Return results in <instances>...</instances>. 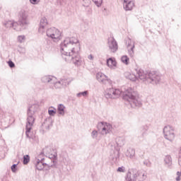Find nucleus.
<instances>
[{"mask_svg": "<svg viewBox=\"0 0 181 181\" xmlns=\"http://www.w3.org/2000/svg\"><path fill=\"white\" fill-rule=\"evenodd\" d=\"M162 75L158 71H150L148 72L147 83L150 84H159L160 83Z\"/></svg>", "mask_w": 181, "mask_h": 181, "instance_id": "6", "label": "nucleus"}, {"mask_svg": "<svg viewBox=\"0 0 181 181\" xmlns=\"http://www.w3.org/2000/svg\"><path fill=\"white\" fill-rule=\"evenodd\" d=\"M45 153L46 155H49L48 158L49 159H51V162L53 163V166L57 163V154H50V148L49 147H45L42 149V151L40 153V156H42Z\"/></svg>", "mask_w": 181, "mask_h": 181, "instance_id": "11", "label": "nucleus"}, {"mask_svg": "<svg viewBox=\"0 0 181 181\" xmlns=\"http://www.w3.org/2000/svg\"><path fill=\"white\" fill-rule=\"evenodd\" d=\"M147 177L146 172L144 170H132L129 171L125 177V181H144Z\"/></svg>", "mask_w": 181, "mask_h": 181, "instance_id": "5", "label": "nucleus"}, {"mask_svg": "<svg viewBox=\"0 0 181 181\" xmlns=\"http://www.w3.org/2000/svg\"><path fill=\"white\" fill-rule=\"evenodd\" d=\"M30 131H32V129H30V131L28 132V123H26L25 135H26L27 138H28L29 139H34L35 136L33 134H32V132Z\"/></svg>", "mask_w": 181, "mask_h": 181, "instance_id": "26", "label": "nucleus"}, {"mask_svg": "<svg viewBox=\"0 0 181 181\" xmlns=\"http://www.w3.org/2000/svg\"><path fill=\"white\" fill-rule=\"evenodd\" d=\"M50 168H53V165L45 163V158H37L35 163V169L37 170H50Z\"/></svg>", "mask_w": 181, "mask_h": 181, "instance_id": "10", "label": "nucleus"}, {"mask_svg": "<svg viewBox=\"0 0 181 181\" xmlns=\"http://www.w3.org/2000/svg\"><path fill=\"white\" fill-rule=\"evenodd\" d=\"M117 172L124 173V172H125V167H119L117 170Z\"/></svg>", "mask_w": 181, "mask_h": 181, "instance_id": "42", "label": "nucleus"}, {"mask_svg": "<svg viewBox=\"0 0 181 181\" xmlns=\"http://www.w3.org/2000/svg\"><path fill=\"white\" fill-rule=\"evenodd\" d=\"M19 53H22L23 54L26 53V50L25 49V48H22L20 47V49H18Z\"/></svg>", "mask_w": 181, "mask_h": 181, "instance_id": "45", "label": "nucleus"}, {"mask_svg": "<svg viewBox=\"0 0 181 181\" xmlns=\"http://www.w3.org/2000/svg\"><path fill=\"white\" fill-rule=\"evenodd\" d=\"M134 49H135V45H133L129 50V54L131 57H134Z\"/></svg>", "mask_w": 181, "mask_h": 181, "instance_id": "36", "label": "nucleus"}, {"mask_svg": "<svg viewBox=\"0 0 181 181\" xmlns=\"http://www.w3.org/2000/svg\"><path fill=\"white\" fill-rule=\"evenodd\" d=\"M175 180L180 181V176L177 175V177L175 178Z\"/></svg>", "mask_w": 181, "mask_h": 181, "instance_id": "47", "label": "nucleus"}, {"mask_svg": "<svg viewBox=\"0 0 181 181\" xmlns=\"http://www.w3.org/2000/svg\"><path fill=\"white\" fill-rule=\"evenodd\" d=\"M29 162H30V156H29V155L23 156V165H28Z\"/></svg>", "mask_w": 181, "mask_h": 181, "instance_id": "29", "label": "nucleus"}, {"mask_svg": "<svg viewBox=\"0 0 181 181\" xmlns=\"http://www.w3.org/2000/svg\"><path fill=\"white\" fill-rule=\"evenodd\" d=\"M107 65L108 67H115L117 66V62L112 58H109L107 59Z\"/></svg>", "mask_w": 181, "mask_h": 181, "instance_id": "23", "label": "nucleus"}, {"mask_svg": "<svg viewBox=\"0 0 181 181\" xmlns=\"http://www.w3.org/2000/svg\"><path fill=\"white\" fill-rule=\"evenodd\" d=\"M93 2H94V4L96 5V6H98V8H100V6H101L102 4H103V0H92Z\"/></svg>", "mask_w": 181, "mask_h": 181, "instance_id": "33", "label": "nucleus"}, {"mask_svg": "<svg viewBox=\"0 0 181 181\" xmlns=\"http://www.w3.org/2000/svg\"><path fill=\"white\" fill-rule=\"evenodd\" d=\"M126 156L127 158H132L133 157L135 156V149L134 148H128L127 152H126Z\"/></svg>", "mask_w": 181, "mask_h": 181, "instance_id": "24", "label": "nucleus"}, {"mask_svg": "<svg viewBox=\"0 0 181 181\" xmlns=\"http://www.w3.org/2000/svg\"><path fill=\"white\" fill-rule=\"evenodd\" d=\"M16 25H18V26H21V28H23V29H26V27L28 26V25H29V19H28V13H26V11H25V10H21L19 13V16H18V21L17 23L8 21H6L4 23V26L7 28H14L15 26H16Z\"/></svg>", "mask_w": 181, "mask_h": 181, "instance_id": "3", "label": "nucleus"}, {"mask_svg": "<svg viewBox=\"0 0 181 181\" xmlns=\"http://www.w3.org/2000/svg\"><path fill=\"white\" fill-rule=\"evenodd\" d=\"M123 100L126 101V104H129L132 108L136 107H141L142 102L139 98V95L134 88H129L123 93Z\"/></svg>", "mask_w": 181, "mask_h": 181, "instance_id": "2", "label": "nucleus"}, {"mask_svg": "<svg viewBox=\"0 0 181 181\" xmlns=\"http://www.w3.org/2000/svg\"><path fill=\"white\" fill-rule=\"evenodd\" d=\"M124 1V4L127 3V2H129V0H123Z\"/></svg>", "mask_w": 181, "mask_h": 181, "instance_id": "48", "label": "nucleus"}, {"mask_svg": "<svg viewBox=\"0 0 181 181\" xmlns=\"http://www.w3.org/2000/svg\"><path fill=\"white\" fill-rule=\"evenodd\" d=\"M81 95L83 97H87V95H88V90H85L83 92H80L76 94V97H81Z\"/></svg>", "mask_w": 181, "mask_h": 181, "instance_id": "32", "label": "nucleus"}, {"mask_svg": "<svg viewBox=\"0 0 181 181\" xmlns=\"http://www.w3.org/2000/svg\"><path fill=\"white\" fill-rule=\"evenodd\" d=\"M125 42L127 47H129V46H131L132 43V41H131V38L129 37H127V39H125Z\"/></svg>", "mask_w": 181, "mask_h": 181, "instance_id": "38", "label": "nucleus"}, {"mask_svg": "<svg viewBox=\"0 0 181 181\" xmlns=\"http://www.w3.org/2000/svg\"><path fill=\"white\" fill-rule=\"evenodd\" d=\"M51 108H54V110H48V114L50 115V117H54V115H56V112H57V110L53 107H51Z\"/></svg>", "mask_w": 181, "mask_h": 181, "instance_id": "31", "label": "nucleus"}, {"mask_svg": "<svg viewBox=\"0 0 181 181\" xmlns=\"http://www.w3.org/2000/svg\"><path fill=\"white\" fill-rule=\"evenodd\" d=\"M123 6L126 11H132V8L135 6V3L133 1H129L123 4Z\"/></svg>", "mask_w": 181, "mask_h": 181, "instance_id": "19", "label": "nucleus"}, {"mask_svg": "<svg viewBox=\"0 0 181 181\" xmlns=\"http://www.w3.org/2000/svg\"><path fill=\"white\" fill-rule=\"evenodd\" d=\"M91 136H92L93 139H95L97 138V136H98V132H97L96 130H93L91 132Z\"/></svg>", "mask_w": 181, "mask_h": 181, "instance_id": "34", "label": "nucleus"}, {"mask_svg": "<svg viewBox=\"0 0 181 181\" xmlns=\"http://www.w3.org/2000/svg\"><path fill=\"white\" fill-rule=\"evenodd\" d=\"M54 30L55 31L53 33V40L54 42H59L62 39V33L56 28H54Z\"/></svg>", "mask_w": 181, "mask_h": 181, "instance_id": "18", "label": "nucleus"}, {"mask_svg": "<svg viewBox=\"0 0 181 181\" xmlns=\"http://www.w3.org/2000/svg\"><path fill=\"white\" fill-rule=\"evenodd\" d=\"M115 156L113 157V159H115L117 160V159H118V158H119V151L118 150H115L114 151Z\"/></svg>", "mask_w": 181, "mask_h": 181, "instance_id": "37", "label": "nucleus"}, {"mask_svg": "<svg viewBox=\"0 0 181 181\" xmlns=\"http://www.w3.org/2000/svg\"><path fill=\"white\" fill-rule=\"evenodd\" d=\"M16 170H18V163L13 164L11 166V172H13V173H16Z\"/></svg>", "mask_w": 181, "mask_h": 181, "instance_id": "35", "label": "nucleus"}, {"mask_svg": "<svg viewBox=\"0 0 181 181\" xmlns=\"http://www.w3.org/2000/svg\"><path fill=\"white\" fill-rule=\"evenodd\" d=\"M144 165L145 166H147L148 168H151V161L149 160H145L144 162H143Z\"/></svg>", "mask_w": 181, "mask_h": 181, "instance_id": "39", "label": "nucleus"}, {"mask_svg": "<svg viewBox=\"0 0 181 181\" xmlns=\"http://www.w3.org/2000/svg\"><path fill=\"white\" fill-rule=\"evenodd\" d=\"M66 109V107L63 104L58 105L57 107V112L59 115H61L62 117H64V110Z\"/></svg>", "mask_w": 181, "mask_h": 181, "instance_id": "20", "label": "nucleus"}, {"mask_svg": "<svg viewBox=\"0 0 181 181\" xmlns=\"http://www.w3.org/2000/svg\"><path fill=\"white\" fill-rule=\"evenodd\" d=\"M88 59H89L90 60H93V59H94V57H93L91 54H90V55L88 56Z\"/></svg>", "mask_w": 181, "mask_h": 181, "instance_id": "46", "label": "nucleus"}, {"mask_svg": "<svg viewBox=\"0 0 181 181\" xmlns=\"http://www.w3.org/2000/svg\"><path fill=\"white\" fill-rule=\"evenodd\" d=\"M164 137L170 142H172L175 139V130L173 127L170 125L165 126L163 128Z\"/></svg>", "mask_w": 181, "mask_h": 181, "instance_id": "9", "label": "nucleus"}, {"mask_svg": "<svg viewBox=\"0 0 181 181\" xmlns=\"http://www.w3.org/2000/svg\"><path fill=\"white\" fill-rule=\"evenodd\" d=\"M121 61L126 65L129 64V58L127 55H124L121 58Z\"/></svg>", "mask_w": 181, "mask_h": 181, "instance_id": "30", "label": "nucleus"}, {"mask_svg": "<svg viewBox=\"0 0 181 181\" xmlns=\"http://www.w3.org/2000/svg\"><path fill=\"white\" fill-rule=\"evenodd\" d=\"M127 78L131 80V81H136V78H138V76L134 74H127Z\"/></svg>", "mask_w": 181, "mask_h": 181, "instance_id": "28", "label": "nucleus"}, {"mask_svg": "<svg viewBox=\"0 0 181 181\" xmlns=\"http://www.w3.org/2000/svg\"><path fill=\"white\" fill-rule=\"evenodd\" d=\"M30 2L33 5H37L40 2V0H30Z\"/></svg>", "mask_w": 181, "mask_h": 181, "instance_id": "43", "label": "nucleus"}, {"mask_svg": "<svg viewBox=\"0 0 181 181\" xmlns=\"http://www.w3.org/2000/svg\"><path fill=\"white\" fill-rule=\"evenodd\" d=\"M97 128L100 132L101 135H107L112 129V126L110 123L101 122L98 124Z\"/></svg>", "mask_w": 181, "mask_h": 181, "instance_id": "8", "label": "nucleus"}, {"mask_svg": "<svg viewBox=\"0 0 181 181\" xmlns=\"http://www.w3.org/2000/svg\"><path fill=\"white\" fill-rule=\"evenodd\" d=\"M8 64L11 69H13V67H15V63H13V62H12V60H9L8 62Z\"/></svg>", "mask_w": 181, "mask_h": 181, "instance_id": "41", "label": "nucleus"}, {"mask_svg": "<svg viewBox=\"0 0 181 181\" xmlns=\"http://www.w3.org/2000/svg\"><path fill=\"white\" fill-rule=\"evenodd\" d=\"M62 58L67 63H73L75 66H81L82 60L80 56V42L77 38L66 37L60 44Z\"/></svg>", "mask_w": 181, "mask_h": 181, "instance_id": "1", "label": "nucleus"}, {"mask_svg": "<svg viewBox=\"0 0 181 181\" xmlns=\"http://www.w3.org/2000/svg\"><path fill=\"white\" fill-rule=\"evenodd\" d=\"M54 28H51L47 30V36L53 40V33L55 32Z\"/></svg>", "mask_w": 181, "mask_h": 181, "instance_id": "25", "label": "nucleus"}, {"mask_svg": "<svg viewBox=\"0 0 181 181\" xmlns=\"http://www.w3.org/2000/svg\"><path fill=\"white\" fill-rule=\"evenodd\" d=\"M54 80H56V78L50 76H45L41 78L42 83H52L54 84L55 88H60V87H62V82H54Z\"/></svg>", "mask_w": 181, "mask_h": 181, "instance_id": "12", "label": "nucleus"}, {"mask_svg": "<svg viewBox=\"0 0 181 181\" xmlns=\"http://www.w3.org/2000/svg\"><path fill=\"white\" fill-rule=\"evenodd\" d=\"M18 42H20V43H23V41L25 40V35H19L18 37Z\"/></svg>", "mask_w": 181, "mask_h": 181, "instance_id": "40", "label": "nucleus"}, {"mask_svg": "<svg viewBox=\"0 0 181 181\" xmlns=\"http://www.w3.org/2000/svg\"><path fill=\"white\" fill-rule=\"evenodd\" d=\"M178 164L181 166V147L179 151Z\"/></svg>", "mask_w": 181, "mask_h": 181, "instance_id": "44", "label": "nucleus"}, {"mask_svg": "<svg viewBox=\"0 0 181 181\" xmlns=\"http://www.w3.org/2000/svg\"><path fill=\"white\" fill-rule=\"evenodd\" d=\"M149 129V127L148 125H144L141 127V136L143 138H145L148 135V133L146 132Z\"/></svg>", "mask_w": 181, "mask_h": 181, "instance_id": "22", "label": "nucleus"}, {"mask_svg": "<svg viewBox=\"0 0 181 181\" xmlns=\"http://www.w3.org/2000/svg\"><path fill=\"white\" fill-rule=\"evenodd\" d=\"M47 26V19L46 17H42L40 21V27L38 28L39 33H45V28Z\"/></svg>", "mask_w": 181, "mask_h": 181, "instance_id": "16", "label": "nucleus"}, {"mask_svg": "<svg viewBox=\"0 0 181 181\" xmlns=\"http://www.w3.org/2000/svg\"><path fill=\"white\" fill-rule=\"evenodd\" d=\"M121 95V91L119 89L109 88L105 90L104 96L105 98H118Z\"/></svg>", "mask_w": 181, "mask_h": 181, "instance_id": "7", "label": "nucleus"}, {"mask_svg": "<svg viewBox=\"0 0 181 181\" xmlns=\"http://www.w3.org/2000/svg\"><path fill=\"white\" fill-rule=\"evenodd\" d=\"M40 107L39 103H35L30 105L28 107L27 112V132H29L32 129V127H33V124H35L36 119L35 114L39 111Z\"/></svg>", "mask_w": 181, "mask_h": 181, "instance_id": "4", "label": "nucleus"}, {"mask_svg": "<svg viewBox=\"0 0 181 181\" xmlns=\"http://www.w3.org/2000/svg\"><path fill=\"white\" fill-rule=\"evenodd\" d=\"M42 127H43L46 131H49L50 128L53 127V119H52V117L45 119Z\"/></svg>", "mask_w": 181, "mask_h": 181, "instance_id": "17", "label": "nucleus"}, {"mask_svg": "<svg viewBox=\"0 0 181 181\" xmlns=\"http://www.w3.org/2000/svg\"><path fill=\"white\" fill-rule=\"evenodd\" d=\"M136 71L137 73V78H139L142 81H148V73H149V71H144L142 69H136Z\"/></svg>", "mask_w": 181, "mask_h": 181, "instance_id": "14", "label": "nucleus"}, {"mask_svg": "<svg viewBox=\"0 0 181 181\" xmlns=\"http://www.w3.org/2000/svg\"><path fill=\"white\" fill-rule=\"evenodd\" d=\"M165 165L168 166V168H170L172 166V157L170 155L165 156L164 158Z\"/></svg>", "mask_w": 181, "mask_h": 181, "instance_id": "21", "label": "nucleus"}, {"mask_svg": "<svg viewBox=\"0 0 181 181\" xmlns=\"http://www.w3.org/2000/svg\"><path fill=\"white\" fill-rule=\"evenodd\" d=\"M116 144L117 146H124V144H125V141H124V139L122 137H117L116 138Z\"/></svg>", "mask_w": 181, "mask_h": 181, "instance_id": "27", "label": "nucleus"}, {"mask_svg": "<svg viewBox=\"0 0 181 181\" xmlns=\"http://www.w3.org/2000/svg\"><path fill=\"white\" fill-rule=\"evenodd\" d=\"M96 78L99 83H102L103 84H107V83H110V80L108 78V76H105L101 72H98L96 74Z\"/></svg>", "mask_w": 181, "mask_h": 181, "instance_id": "15", "label": "nucleus"}, {"mask_svg": "<svg viewBox=\"0 0 181 181\" xmlns=\"http://www.w3.org/2000/svg\"><path fill=\"white\" fill-rule=\"evenodd\" d=\"M107 44L110 52L112 53H116L117 50H118V42H117L115 38L114 37L109 38Z\"/></svg>", "mask_w": 181, "mask_h": 181, "instance_id": "13", "label": "nucleus"}]
</instances>
